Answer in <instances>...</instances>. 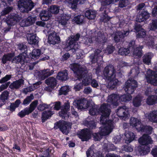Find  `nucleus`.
Here are the masks:
<instances>
[{
    "label": "nucleus",
    "instance_id": "obj_1",
    "mask_svg": "<svg viewBox=\"0 0 157 157\" xmlns=\"http://www.w3.org/2000/svg\"><path fill=\"white\" fill-rule=\"evenodd\" d=\"M69 67L75 74L78 80H80L82 78V82L85 86L89 85L92 79V75L88 73L86 67L84 66H82L78 63H73L70 64Z\"/></svg>",
    "mask_w": 157,
    "mask_h": 157
},
{
    "label": "nucleus",
    "instance_id": "obj_2",
    "mask_svg": "<svg viewBox=\"0 0 157 157\" xmlns=\"http://www.w3.org/2000/svg\"><path fill=\"white\" fill-rule=\"evenodd\" d=\"M109 105L107 104L103 103L100 106L98 105L93 106L89 109V112L91 115L98 114L101 115L100 122L101 123L104 124L106 122L107 118L111 112L109 108Z\"/></svg>",
    "mask_w": 157,
    "mask_h": 157
},
{
    "label": "nucleus",
    "instance_id": "obj_3",
    "mask_svg": "<svg viewBox=\"0 0 157 157\" xmlns=\"http://www.w3.org/2000/svg\"><path fill=\"white\" fill-rule=\"evenodd\" d=\"M137 86V83L136 80L132 78H130L127 80L125 82L123 88L128 94H124L120 96H119V100L124 102L131 100L132 97L130 94L133 93Z\"/></svg>",
    "mask_w": 157,
    "mask_h": 157
},
{
    "label": "nucleus",
    "instance_id": "obj_4",
    "mask_svg": "<svg viewBox=\"0 0 157 157\" xmlns=\"http://www.w3.org/2000/svg\"><path fill=\"white\" fill-rule=\"evenodd\" d=\"M128 46L127 48H120L118 51V54L122 56H126L131 51L133 52L134 58L140 57L142 56L143 53L141 50L143 48V46L137 47L135 45V41L132 40L129 43Z\"/></svg>",
    "mask_w": 157,
    "mask_h": 157
},
{
    "label": "nucleus",
    "instance_id": "obj_5",
    "mask_svg": "<svg viewBox=\"0 0 157 157\" xmlns=\"http://www.w3.org/2000/svg\"><path fill=\"white\" fill-rule=\"evenodd\" d=\"M138 141L139 144L144 145L139 150L140 155H144L148 154L150 151V148L147 145L153 143V140L151 137L148 135L144 134L139 139Z\"/></svg>",
    "mask_w": 157,
    "mask_h": 157
},
{
    "label": "nucleus",
    "instance_id": "obj_6",
    "mask_svg": "<svg viewBox=\"0 0 157 157\" xmlns=\"http://www.w3.org/2000/svg\"><path fill=\"white\" fill-rule=\"evenodd\" d=\"M80 36L79 33H77L75 35L68 37L66 43L68 50H71L74 53H77V51L79 50L80 46L76 41L78 40Z\"/></svg>",
    "mask_w": 157,
    "mask_h": 157
},
{
    "label": "nucleus",
    "instance_id": "obj_7",
    "mask_svg": "<svg viewBox=\"0 0 157 157\" xmlns=\"http://www.w3.org/2000/svg\"><path fill=\"white\" fill-rule=\"evenodd\" d=\"M52 27L50 25H48L46 27L45 30L43 32L46 35H48V41L50 44L55 45L59 43L60 41V37L57 35L56 33L51 29Z\"/></svg>",
    "mask_w": 157,
    "mask_h": 157
},
{
    "label": "nucleus",
    "instance_id": "obj_8",
    "mask_svg": "<svg viewBox=\"0 0 157 157\" xmlns=\"http://www.w3.org/2000/svg\"><path fill=\"white\" fill-rule=\"evenodd\" d=\"M17 6L19 10L23 13H28L34 6L31 0H19Z\"/></svg>",
    "mask_w": 157,
    "mask_h": 157
},
{
    "label": "nucleus",
    "instance_id": "obj_9",
    "mask_svg": "<svg viewBox=\"0 0 157 157\" xmlns=\"http://www.w3.org/2000/svg\"><path fill=\"white\" fill-rule=\"evenodd\" d=\"M103 125L100 128L99 132L102 136L109 135L114 128L113 122L110 120H107L104 124L101 123Z\"/></svg>",
    "mask_w": 157,
    "mask_h": 157
},
{
    "label": "nucleus",
    "instance_id": "obj_10",
    "mask_svg": "<svg viewBox=\"0 0 157 157\" xmlns=\"http://www.w3.org/2000/svg\"><path fill=\"white\" fill-rule=\"evenodd\" d=\"M116 72L113 66L109 64L105 68L103 71V75L106 80H110L115 78Z\"/></svg>",
    "mask_w": 157,
    "mask_h": 157
},
{
    "label": "nucleus",
    "instance_id": "obj_11",
    "mask_svg": "<svg viewBox=\"0 0 157 157\" xmlns=\"http://www.w3.org/2000/svg\"><path fill=\"white\" fill-rule=\"evenodd\" d=\"M71 126L69 122L59 121L55 123L54 128L56 129L59 128L63 133H66L71 128Z\"/></svg>",
    "mask_w": 157,
    "mask_h": 157
},
{
    "label": "nucleus",
    "instance_id": "obj_12",
    "mask_svg": "<svg viewBox=\"0 0 157 157\" xmlns=\"http://www.w3.org/2000/svg\"><path fill=\"white\" fill-rule=\"evenodd\" d=\"M147 82L154 86H157V76L155 72L149 69L145 75Z\"/></svg>",
    "mask_w": 157,
    "mask_h": 157
},
{
    "label": "nucleus",
    "instance_id": "obj_13",
    "mask_svg": "<svg viewBox=\"0 0 157 157\" xmlns=\"http://www.w3.org/2000/svg\"><path fill=\"white\" fill-rule=\"evenodd\" d=\"M91 132L90 130L86 128L78 132L77 135L82 141H87L91 138Z\"/></svg>",
    "mask_w": 157,
    "mask_h": 157
},
{
    "label": "nucleus",
    "instance_id": "obj_14",
    "mask_svg": "<svg viewBox=\"0 0 157 157\" xmlns=\"http://www.w3.org/2000/svg\"><path fill=\"white\" fill-rule=\"evenodd\" d=\"M129 32V31H124L123 32L118 31L113 33L111 35L115 42L118 43L123 41L124 36L128 35Z\"/></svg>",
    "mask_w": 157,
    "mask_h": 157
},
{
    "label": "nucleus",
    "instance_id": "obj_15",
    "mask_svg": "<svg viewBox=\"0 0 157 157\" xmlns=\"http://www.w3.org/2000/svg\"><path fill=\"white\" fill-rule=\"evenodd\" d=\"M73 105L78 109H86L88 108L89 104L84 98L75 100Z\"/></svg>",
    "mask_w": 157,
    "mask_h": 157
},
{
    "label": "nucleus",
    "instance_id": "obj_16",
    "mask_svg": "<svg viewBox=\"0 0 157 157\" xmlns=\"http://www.w3.org/2000/svg\"><path fill=\"white\" fill-rule=\"evenodd\" d=\"M19 15L17 14L12 13L9 15L7 18L6 22L9 26L14 25L17 22L19 21L21 19Z\"/></svg>",
    "mask_w": 157,
    "mask_h": 157
},
{
    "label": "nucleus",
    "instance_id": "obj_17",
    "mask_svg": "<svg viewBox=\"0 0 157 157\" xmlns=\"http://www.w3.org/2000/svg\"><path fill=\"white\" fill-rule=\"evenodd\" d=\"M93 34L94 37L95 36V40L98 43L103 44L107 41V38L105 35L100 31L98 32L95 31Z\"/></svg>",
    "mask_w": 157,
    "mask_h": 157
},
{
    "label": "nucleus",
    "instance_id": "obj_18",
    "mask_svg": "<svg viewBox=\"0 0 157 157\" xmlns=\"http://www.w3.org/2000/svg\"><path fill=\"white\" fill-rule=\"evenodd\" d=\"M101 51L99 49L95 50L94 55L92 54L90 56V59L93 63H95L98 60L101 61L102 59V56L100 54Z\"/></svg>",
    "mask_w": 157,
    "mask_h": 157
},
{
    "label": "nucleus",
    "instance_id": "obj_19",
    "mask_svg": "<svg viewBox=\"0 0 157 157\" xmlns=\"http://www.w3.org/2000/svg\"><path fill=\"white\" fill-rule=\"evenodd\" d=\"M119 95L113 94L109 96L107 101L113 106L118 105V101L119 100Z\"/></svg>",
    "mask_w": 157,
    "mask_h": 157
},
{
    "label": "nucleus",
    "instance_id": "obj_20",
    "mask_svg": "<svg viewBox=\"0 0 157 157\" xmlns=\"http://www.w3.org/2000/svg\"><path fill=\"white\" fill-rule=\"evenodd\" d=\"M54 72L53 70L50 71L49 69H44L39 71L38 76L41 80H43L52 75Z\"/></svg>",
    "mask_w": 157,
    "mask_h": 157
},
{
    "label": "nucleus",
    "instance_id": "obj_21",
    "mask_svg": "<svg viewBox=\"0 0 157 157\" xmlns=\"http://www.w3.org/2000/svg\"><path fill=\"white\" fill-rule=\"evenodd\" d=\"M35 20L33 17L29 16L26 18L22 20L20 23V25L22 27L28 26L33 24Z\"/></svg>",
    "mask_w": 157,
    "mask_h": 157
},
{
    "label": "nucleus",
    "instance_id": "obj_22",
    "mask_svg": "<svg viewBox=\"0 0 157 157\" xmlns=\"http://www.w3.org/2000/svg\"><path fill=\"white\" fill-rule=\"evenodd\" d=\"M128 108L125 106L119 107L117 109V113L120 117L126 116L128 113Z\"/></svg>",
    "mask_w": 157,
    "mask_h": 157
},
{
    "label": "nucleus",
    "instance_id": "obj_23",
    "mask_svg": "<svg viewBox=\"0 0 157 157\" xmlns=\"http://www.w3.org/2000/svg\"><path fill=\"white\" fill-rule=\"evenodd\" d=\"M141 28V26L139 24L135 26V29L136 31V37L137 38H143L146 35L145 30Z\"/></svg>",
    "mask_w": 157,
    "mask_h": 157
},
{
    "label": "nucleus",
    "instance_id": "obj_24",
    "mask_svg": "<svg viewBox=\"0 0 157 157\" xmlns=\"http://www.w3.org/2000/svg\"><path fill=\"white\" fill-rule=\"evenodd\" d=\"M68 3V6L73 9H75L77 7V5L79 4H83L84 3L85 0H67Z\"/></svg>",
    "mask_w": 157,
    "mask_h": 157
},
{
    "label": "nucleus",
    "instance_id": "obj_25",
    "mask_svg": "<svg viewBox=\"0 0 157 157\" xmlns=\"http://www.w3.org/2000/svg\"><path fill=\"white\" fill-rule=\"evenodd\" d=\"M42 82L39 81L36 83L33 84V85L24 88L23 90V92L25 94H27L28 93L34 91L36 89L39 87V85L41 84Z\"/></svg>",
    "mask_w": 157,
    "mask_h": 157
},
{
    "label": "nucleus",
    "instance_id": "obj_26",
    "mask_svg": "<svg viewBox=\"0 0 157 157\" xmlns=\"http://www.w3.org/2000/svg\"><path fill=\"white\" fill-rule=\"evenodd\" d=\"M129 122L130 125L133 127H135L137 130V128L140 127L142 125L140 120L133 117L130 118Z\"/></svg>",
    "mask_w": 157,
    "mask_h": 157
},
{
    "label": "nucleus",
    "instance_id": "obj_27",
    "mask_svg": "<svg viewBox=\"0 0 157 157\" xmlns=\"http://www.w3.org/2000/svg\"><path fill=\"white\" fill-rule=\"evenodd\" d=\"M92 31L89 33V35H86L82 40V43L86 45L90 46L93 43L92 38L94 37Z\"/></svg>",
    "mask_w": 157,
    "mask_h": 157
},
{
    "label": "nucleus",
    "instance_id": "obj_28",
    "mask_svg": "<svg viewBox=\"0 0 157 157\" xmlns=\"http://www.w3.org/2000/svg\"><path fill=\"white\" fill-rule=\"evenodd\" d=\"M24 80L22 79L14 81L9 86L10 88L12 90L17 89L20 88L22 85L23 84Z\"/></svg>",
    "mask_w": 157,
    "mask_h": 157
},
{
    "label": "nucleus",
    "instance_id": "obj_29",
    "mask_svg": "<svg viewBox=\"0 0 157 157\" xmlns=\"http://www.w3.org/2000/svg\"><path fill=\"white\" fill-rule=\"evenodd\" d=\"M52 15L50 11L47 10H42L40 13V17L41 19L44 21L48 20Z\"/></svg>",
    "mask_w": 157,
    "mask_h": 157
},
{
    "label": "nucleus",
    "instance_id": "obj_30",
    "mask_svg": "<svg viewBox=\"0 0 157 157\" xmlns=\"http://www.w3.org/2000/svg\"><path fill=\"white\" fill-rule=\"evenodd\" d=\"M125 135L126 139L125 140V143L127 144H129L132 142L135 139L136 135L135 134L131 131L126 132Z\"/></svg>",
    "mask_w": 157,
    "mask_h": 157
},
{
    "label": "nucleus",
    "instance_id": "obj_31",
    "mask_svg": "<svg viewBox=\"0 0 157 157\" xmlns=\"http://www.w3.org/2000/svg\"><path fill=\"white\" fill-rule=\"evenodd\" d=\"M25 56L22 54H20L18 56H16L12 60V62L15 63H20L22 64L25 61Z\"/></svg>",
    "mask_w": 157,
    "mask_h": 157
},
{
    "label": "nucleus",
    "instance_id": "obj_32",
    "mask_svg": "<svg viewBox=\"0 0 157 157\" xmlns=\"http://www.w3.org/2000/svg\"><path fill=\"white\" fill-rule=\"evenodd\" d=\"M107 80V81H109L107 87L109 89H114L118 85L119 82L118 80L116 79L115 78L114 79Z\"/></svg>",
    "mask_w": 157,
    "mask_h": 157
},
{
    "label": "nucleus",
    "instance_id": "obj_33",
    "mask_svg": "<svg viewBox=\"0 0 157 157\" xmlns=\"http://www.w3.org/2000/svg\"><path fill=\"white\" fill-rule=\"evenodd\" d=\"M52 148H43L41 149V153L39 155V157H48L50 153H52Z\"/></svg>",
    "mask_w": 157,
    "mask_h": 157
},
{
    "label": "nucleus",
    "instance_id": "obj_34",
    "mask_svg": "<svg viewBox=\"0 0 157 157\" xmlns=\"http://www.w3.org/2000/svg\"><path fill=\"white\" fill-rule=\"evenodd\" d=\"M148 119L150 121L157 123V110L151 112L148 114Z\"/></svg>",
    "mask_w": 157,
    "mask_h": 157
},
{
    "label": "nucleus",
    "instance_id": "obj_35",
    "mask_svg": "<svg viewBox=\"0 0 157 157\" xmlns=\"http://www.w3.org/2000/svg\"><path fill=\"white\" fill-rule=\"evenodd\" d=\"M138 131L141 132H145L148 134L151 133L152 128L149 126H144L142 124L140 127L137 128Z\"/></svg>",
    "mask_w": 157,
    "mask_h": 157
},
{
    "label": "nucleus",
    "instance_id": "obj_36",
    "mask_svg": "<svg viewBox=\"0 0 157 157\" xmlns=\"http://www.w3.org/2000/svg\"><path fill=\"white\" fill-rule=\"evenodd\" d=\"M68 74L66 70L59 72L56 77L57 78L60 80L65 81L67 79Z\"/></svg>",
    "mask_w": 157,
    "mask_h": 157
},
{
    "label": "nucleus",
    "instance_id": "obj_37",
    "mask_svg": "<svg viewBox=\"0 0 157 157\" xmlns=\"http://www.w3.org/2000/svg\"><path fill=\"white\" fill-rule=\"evenodd\" d=\"M153 56V54L151 53H148L146 54L143 57V62L148 65L151 64V59Z\"/></svg>",
    "mask_w": 157,
    "mask_h": 157
},
{
    "label": "nucleus",
    "instance_id": "obj_38",
    "mask_svg": "<svg viewBox=\"0 0 157 157\" xmlns=\"http://www.w3.org/2000/svg\"><path fill=\"white\" fill-rule=\"evenodd\" d=\"M69 18V17L66 15L62 16L61 19L58 21L59 24L62 25L63 27L67 26Z\"/></svg>",
    "mask_w": 157,
    "mask_h": 157
},
{
    "label": "nucleus",
    "instance_id": "obj_39",
    "mask_svg": "<svg viewBox=\"0 0 157 157\" xmlns=\"http://www.w3.org/2000/svg\"><path fill=\"white\" fill-rule=\"evenodd\" d=\"M157 102V96L156 95H152L149 96L146 100V103L149 105H152Z\"/></svg>",
    "mask_w": 157,
    "mask_h": 157
},
{
    "label": "nucleus",
    "instance_id": "obj_40",
    "mask_svg": "<svg viewBox=\"0 0 157 157\" xmlns=\"http://www.w3.org/2000/svg\"><path fill=\"white\" fill-rule=\"evenodd\" d=\"M41 51L39 49H34L31 53L30 56L32 59L35 60L39 58L40 55Z\"/></svg>",
    "mask_w": 157,
    "mask_h": 157
},
{
    "label": "nucleus",
    "instance_id": "obj_41",
    "mask_svg": "<svg viewBox=\"0 0 157 157\" xmlns=\"http://www.w3.org/2000/svg\"><path fill=\"white\" fill-rule=\"evenodd\" d=\"M45 83L50 85L52 88L56 86V80L55 78L50 77L45 81Z\"/></svg>",
    "mask_w": 157,
    "mask_h": 157
},
{
    "label": "nucleus",
    "instance_id": "obj_42",
    "mask_svg": "<svg viewBox=\"0 0 157 157\" xmlns=\"http://www.w3.org/2000/svg\"><path fill=\"white\" fill-rule=\"evenodd\" d=\"M53 113L51 111H45L42 113V122H45L49 117H51Z\"/></svg>",
    "mask_w": 157,
    "mask_h": 157
},
{
    "label": "nucleus",
    "instance_id": "obj_43",
    "mask_svg": "<svg viewBox=\"0 0 157 157\" xmlns=\"http://www.w3.org/2000/svg\"><path fill=\"white\" fill-rule=\"evenodd\" d=\"M36 62L30 63L28 62H25L23 63L22 65H24V69L25 71L31 70L33 69L34 66L36 64Z\"/></svg>",
    "mask_w": 157,
    "mask_h": 157
},
{
    "label": "nucleus",
    "instance_id": "obj_44",
    "mask_svg": "<svg viewBox=\"0 0 157 157\" xmlns=\"http://www.w3.org/2000/svg\"><path fill=\"white\" fill-rule=\"evenodd\" d=\"M27 40L29 44L31 45H35L38 42L36 36L34 35H29V36H28Z\"/></svg>",
    "mask_w": 157,
    "mask_h": 157
},
{
    "label": "nucleus",
    "instance_id": "obj_45",
    "mask_svg": "<svg viewBox=\"0 0 157 157\" xmlns=\"http://www.w3.org/2000/svg\"><path fill=\"white\" fill-rule=\"evenodd\" d=\"M96 12L94 10H89L87 11L85 13V16L89 19H93L96 17Z\"/></svg>",
    "mask_w": 157,
    "mask_h": 157
},
{
    "label": "nucleus",
    "instance_id": "obj_46",
    "mask_svg": "<svg viewBox=\"0 0 157 157\" xmlns=\"http://www.w3.org/2000/svg\"><path fill=\"white\" fill-rule=\"evenodd\" d=\"M14 54L11 53L4 55L2 59V63L5 64L6 63L7 61L11 60Z\"/></svg>",
    "mask_w": 157,
    "mask_h": 157
},
{
    "label": "nucleus",
    "instance_id": "obj_47",
    "mask_svg": "<svg viewBox=\"0 0 157 157\" xmlns=\"http://www.w3.org/2000/svg\"><path fill=\"white\" fill-rule=\"evenodd\" d=\"M83 124L89 128L90 129L94 128L96 127V124L94 121H88L85 120L83 121Z\"/></svg>",
    "mask_w": 157,
    "mask_h": 157
},
{
    "label": "nucleus",
    "instance_id": "obj_48",
    "mask_svg": "<svg viewBox=\"0 0 157 157\" xmlns=\"http://www.w3.org/2000/svg\"><path fill=\"white\" fill-rule=\"evenodd\" d=\"M84 17L83 15H78L75 16L72 20V21L77 24H80L83 23Z\"/></svg>",
    "mask_w": 157,
    "mask_h": 157
},
{
    "label": "nucleus",
    "instance_id": "obj_49",
    "mask_svg": "<svg viewBox=\"0 0 157 157\" xmlns=\"http://www.w3.org/2000/svg\"><path fill=\"white\" fill-rule=\"evenodd\" d=\"M31 113L29 109H28V107H26L19 112L17 114V115L21 118H23L26 115H28Z\"/></svg>",
    "mask_w": 157,
    "mask_h": 157
},
{
    "label": "nucleus",
    "instance_id": "obj_50",
    "mask_svg": "<svg viewBox=\"0 0 157 157\" xmlns=\"http://www.w3.org/2000/svg\"><path fill=\"white\" fill-rule=\"evenodd\" d=\"M104 149L106 151H114L116 149L114 145L112 144H104Z\"/></svg>",
    "mask_w": 157,
    "mask_h": 157
},
{
    "label": "nucleus",
    "instance_id": "obj_51",
    "mask_svg": "<svg viewBox=\"0 0 157 157\" xmlns=\"http://www.w3.org/2000/svg\"><path fill=\"white\" fill-rule=\"evenodd\" d=\"M59 7L56 5H52L48 8V11L51 13L56 14L59 12Z\"/></svg>",
    "mask_w": 157,
    "mask_h": 157
},
{
    "label": "nucleus",
    "instance_id": "obj_52",
    "mask_svg": "<svg viewBox=\"0 0 157 157\" xmlns=\"http://www.w3.org/2000/svg\"><path fill=\"white\" fill-rule=\"evenodd\" d=\"M70 91V88L68 86H64L61 87L59 90V95H66Z\"/></svg>",
    "mask_w": 157,
    "mask_h": 157
},
{
    "label": "nucleus",
    "instance_id": "obj_53",
    "mask_svg": "<svg viewBox=\"0 0 157 157\" xmlns=\"http://www.w3.org/2000/svg\"><path fill=\"white\" fill-rule=\"evenodd\" d=\"M154 41V39L152 37H150L145 43L149 48H154L155 47V45Z\"/></svg>",
    "mask_w": 157,
    "mask_h": 157
},
{
    "label": "nucleus",
    "instance_id": "obj_54",
    "mask_svg": "<svg viewBox=\"0 0 157 157\" xmlns=\"http://www.w3.org/2000/svg\"><path fill=\"white\" fill-rule=\"evenodd\" d=\"M9 92L7 90L4 91L1 95L0 99L2 102L6 101L8 98Z\"/></svg>",
    "mask_w": 157,
    "mask_h": 157
},
{
    "label": "nucleus",
    "instance_id": "obj_55",
    "mask_svg": "<svg viewBox=\"0 0 157 157\" xmlns=\"http://www.w3.org/2000/svg\"><path fill=\"white\" fill-rule=\"evenodd\" d=\"M38 101L36 100L33 101L30 105L29 107H27L30 113H32L38 105Z\"/></svg>",
    "mask_w": 157,
    "mask_h": 157
},
{
    "label": "nucleus",
    "instance_id": "obj_56",
    "mask_svg": "<svg viewBox=\"0 0 157 157\" xmlns=\"http://www.w3.org/2000/svg\"><path fill=\"white\" fill-rule=\"evenodd\" d=\"M115 49V47L112 45H108L105 50V52L108 55L111 54L113 53Z\"/></svg>",
    "mask_w": 157,
    "mask_h": 157
},
{
    "label": "nucleus",
    "instance_id": "obj_57",
    "mask_svg": "<svg viewBox=\"0 0 157 157\" xmlns=\"http://www.w3.org/2000/svg\"><path fill=\"white\" fill-rule=\"evenodd\" d=\"M141 101L142 99L140 97H136L133 99V105L135 107H138L141 105Z\"/></svg>",
    "mask_w": 157,
    "mask_h": 157
},
{
    "label": "nucleus",
    "instance_id": "obj_58",
    "mask_svg": "<svg viewBox=\"0 0 157 157\" xmlns=\"http://www.w3.org/2000/svg\"><path fill=\"white\" fill-rule=\"evenodd\" d=\"M140 73L139 68L138 67H135L132 68L130 71V74H132V76L134 78H135Z\"/></svg>",
    "mask_w": 157,
    "mask_h": 157
},
{
    "label": "nucleus",
    "instance_id": "obj_59",
    "mask_svg": "<svg viewBox=\"0 0 157 157\" xmlns=\"http://www.w3.org/2000/svg\"><path fill=\"white\" fill-rule=\"evenodd\" d=\"M33 98L34 96L33 94H31L30 96H27L24 99L22 103L23 105H28Z\"/></svg>",
    "mask_w": 157,
    "mask_h": 157
},
{
    "label": "nucleus",
    "instance_id": "obj_60",
    "mask_svg": "<svg viewBox=\"0 0 157 157\" xmlns=\"http://www.w3.org/2000/svg\"><path fill=\"white\" fill-rule=\"evenodd\" d=\"M149 28L150 30H155L157 29V20H153L149 24Z\"/></svg>",
    "mask_w": 157,
    "mask_h": 157
},
{
    "label": "nucleus",
    "instance_id": "obj_61",
    "mask_svg": "<svg viewBox=\"0 0 157 157\" xmlns=\"http://www.w3.org/2000/svg\"><path fill=\"white\" fill-rule=\"evenodd\" d=\"M17 46L18 49L22 52H25L27 50V46L23 43L18 44Z\"/></svg>",
    "mask_w": 157,
    "mask_h": 157
},
{
    "label": "nucleus",
    "instance_id": "obj_62",
    "mask_svg": "<svg viewBox=\"0 0 157 157\" xmlns=\"http://www.w3.org/2000/svg\"><path fill=\"white\" fill-rule=\"evenodd\" d=\"M94 140L95 141H100L103 136L99 132L98 133H95L92 135Z\"/></svg>",
    "mask_w": 157,
    "mask_h": 157
},
{
    "label": "nucleus",
    "instance_id": "obj_63",
    "mask_svg": "<svg viewBox=\"0 0 157 157\" xmlns=\"http://www.w3.org/2000/svg\"><path fill=\"white\" fill-rule=\"evenodd\" d=\"M86 153L87 157H93L95 156L94 151L92 146L89 148L86 151Z\"/></svg>",
    "mask_w": 157,
    "mask_h": 157
},
{
    "label": "nucleus",
    "instance_id": "obj_64",
    "mask_svg": "<svg viewBox=\"0 0 157 157\" xmlns=\"http://www.w3.org/2000/svg\"><path fill=\"white\" fill-rule=\"evenodd\" d=\"M13 8L12 7L8 6L5 8L1 13L2 16H4L8 14L12 10Z\"/></svg>",
    "mask_w": 157,
    "mask_h": 157
}]
</instances>
